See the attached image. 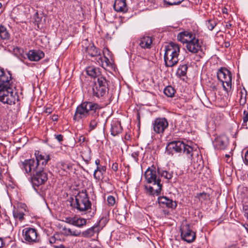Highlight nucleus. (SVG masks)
<instances>
[{
	"label": "nucleus",
	"instance_id": "1",
	"mask_svg": "<svg viewBox=\"0 0 248 248\" xmlns=\"http://www.w3.org/2000/svg\"><path fill=\"white\" fill-rule=\"evenodd\" d=\"M11 74L0 68V101L9 105L15 104L18 100L17 93L11 87Z\"/></svg>",
	"mask_w": 248,
	"mask_h": 248
},
{
	"label": "nucleus",
	"instance_id": "2",
	"mask_svg": "<svg viewBox=\"0 0 248 248\" xmlns=\"http://www.w3.org/2000/svg\"><path fill=\"white\" fill-rule=\"evenodd\" d=\"M100 108L97 103L91 101H83L77 106L73 116V120L78 122L83 121Z\"/></svg>",
	"mask_w": 248,
	"mask_h": 248
},
{
	"label": "nucleus",
	"instance_id": "3",
	"mask_svg": "<svg viewBox=\"0 0 248 248\" xmlns=\"http://www.w3.org/2000/svg\"><path fill=\"white\" fill-rule=\"evenodd\" d=\"M179 53L180 46L178 44L171 42L166 46L164 56L165 66L172 67L176 65L179 61Z\"/></svg>",
	"mask_w": 248,
	"mask_h": 248
},
{
	"label": "nucleus",
	"instance_id": "4",
	"mask_svg": "<svg viewBox=\"0 0 248 248\" xmlns=\"http://www.w3.org/2000/svg\"><path fill=\"white\" fill-rule=\"evenodd\" d=\"M157 169L153 165L151 167H149L146 170L144 173V176L148 183H152L153 186H156L155 192L156 195H158L162 190V185L161 184L159 176L157 177Z\"/></svg>",
	"mask_w": 248,
	"mask_h": 248
},
{
	"label": "nucleus",
	"instance_id": "5",
	"mask_svg": "<svg viewBox=\"0 0 248 248\" xmlns=\"http://www.w3.org/2000/svg\"><path fill=\"white\" fill-rule=\"evenodd\" d=\"M91 205L86 190L79 191L75 196V203H74L73 207L79 211L88 210L91 208Z\"/></svg>",
	"mask_w": 248,
	"mask_h": 248
},
{
	"label": "nucleus",
	"instance_id": "6",
	"mask_svg": "<svg viewBox=\"0 0 248 248\" xmlns=\"http://www.w3.org/2000/svg\"><path fill=\"white\" fill-rule=\"evenodd\" d=\"M108 81L104 77H98L93 86V94L94 96L100 98L105 96L109 90Z\"/></svg>",
	"mask_w": 248,
	"mask_h": 248
},
{
	"label": "nucleus",
	"instance_id": "7",
	"mask_svg": "<svg viewBox=\"0 0 248 248\" xmlns=\"http://www.w3.org/2000/svg\"><path fill=\"white\" fill-rule=\"evenodd\" d=\"M217 78L223 85L224 90L228 92L232 88V75L231 72L225 67L220 68L217 72Z\"/></svg>",
	"mask_w": 248,
	"mask_h": 248
},
{
	"label": "nucleus",
	"instance_id": "8",
	"mask_svg": "<svg viewBox=\"0 0 248 248\" xmlns=\"http://www.w3.org/2000/svg\"><path fill=\"white\" fill-rule=\"evenodd\" d=\"M24 240L29 244L37 243L40 241V236L37 230L33 228L27 227L22 230Z\"/></svg>",
	"mask_w": 248,
	"mask_h": 248
},
{
	"label": "nucleus",
	"instance_id": "9",
	"mask_svg": "<svg viewBox=\"0 0 248 248\" xmlns=\"http://www.w3.org/2000/svg\"><path fill=\"white\" fill-rule=\"evenodd\" d=\"M33 186L38 187L44 184L48 179L47 174L42 168L39 169L29 177Z\"/></svg>",
	"mask_w": 248,
	"mask_h": 248
},
{
	"label": "nucleus",
	"instance_id": "10",
	"mask_svg": "<svg viewBox=\"0 0 248 248\" xmlns=\"http://www.w3.org/2000/svg\"><path fill=\"white\" fill-rule=\"evenodd\" d=\"M21 170L24 171L27 177H30L41 167L38 166L37 162L34 159H25L19 163Z\"/></svg>",
	"mask_w": 248,
	"mask_h": 248
},
{
	"label": "nucleus",
	"instance_id": "11",
	"mask_svg": "<svg viewBox=\"0 0 248 248\" xmlns=\"http://www.w3.org/2000/svg\"><path fill=\"white\" fill-rule=\"evenodd\" d=\"M168 147L173 150L176 153L183 152L190 157L192 156L191 153L193 148L182 141H172L168 144Z\"/></svg>",
	"mask_w": 248,
	"mask_h": 248
},
{
	"label": "nucleus",
	"instance_id": "12",
	"mask_svg": "<svg viewBox=\"0 0 248 248\" xmlns=\"http://www.w3.org/2000/svg\"><path fill=\"white\" fill-rule=\"evenodd\" d=\"M180 231L182 240L188 243H191L195 241L196 238V233L191 230L189 224L182 226Z\"/></svg>",
	"mask_w": 248,
	"mask_h": 248
},
{
	"label": "nucleus",
	"instance_id": "13",
	"mask_svg": "<svg viewBox=\"0 0 248 248\" xmlns=\"http://www.w3.org/2000/svg\"><path fill=\"white\" fill-rule=\"evenodd\" d=\"M154 131L157 134H162L168 127L169 123L165 118H156L153 123Z\"/></svg>",
	"mask_w": 248,
	"mask_h": 248
},
{
	"label": "nucleus",
	"instance_id": "14",
	"mask_svg": "<svg viewBox=\"0 0 248 248\" xmlns=\"http://www.w3.org/2000/svg\"><path fill=\"white\" fill-rule=\"evenodd\" d=\"M202 44L199 39L195 37L186 45V47L189 52L196 54L202 50Z\"/></svg>",
	"mask_w": 248,
	"mask_h": 248
},
{
	"label": "nucleus",
	"instance_id": "15",
	"mask_svg": "<svg viewBox=\"0 0 248 248\" xmlns=\"http://www.w3.org/2000/svg\"><path fill=\"white\" fill-rule=\"evenodd\" d=\"M35 161L37 162L38 166L44 169V167L50 159L49 155L45 153H41L39 151H36L35 153Z\"/></svg>",
	"mask_w": 248,
	"mask_h": 248
},
{
	"label": "nucleus",
	"instance_id": "16",
	"mask_svg": "<svg viewBox=\"0 0 248 248\" xmlns=\"http://www.w3.org/2000/svg\"><path fill=\"white\" fill-rule=\"evenodd\" d=\"M158 202L159 205L163 208L167 207L174 209L176 208L177 205L175 201H173L172 200L165 196L159 197Z\"/></svg>",
	"mask_w": 248,
	"mask_h": 248
},
{
	"label": "nucleus",
	"instance_id": "17",
	"mask_svg": "<svg viewBox=\"0 0 248 248\" xmlns=\"http://www.w3.org/2000/svg\"><path fill=\"white\" fill-rule=\"evenodd\" d=\"M65 219V221L67 223L78 228L83 227L87 223V220L86 219L76 216L74 217H67Z\"/></svg>",
	"mask_w": 248,
	"mask_h": 248
},
{
	"label": "nucleus",
	"instance_id": "18",
	"mask_svg": "<svg viewBox=\"0 0 248 248\" xmlns=\"http://www.w3.org/2000/svg\"><path fill=\"white\" fill-rule=\"evenodd\" d=\"M214 146L217 149L224 150L229 144L228 138L225 135L217 137L214 140Z\"/></svg>",
	"mask_w": 248,
	"mask_h": 248
},
{
	"label": "nucleus",
	"instance_id": "19",
	"mask_svg": "<svg viewBox=\"0 0 248 248\" xmlns=\"http://www.w3.org/2000/svg\"><path fill=\"white\" fill-rule=\"evenodd\" d=\"M195 37V34L188 31L180 32L177 35L178 40L183 43H186V45Z\"/></svg>",
	"mask_w": 248,
	"mask_h": 248
},
{
	"label": "nucleus",
	"instance_id": "20",
	"mask_svg": "<svg viewBox=\"0 0 248 248\" xmlns=\"http://www.w3.org/2000/svg\"><path fill=\"white\" fill-rule=\"evenodd\" d=\"M99 111L97 110L90 117V123L89 125V132L95 129L99 123Z\"/></svg>",
	"mask_w": 248,
	"mask_h": 248
},
{
	"label": "nucleus",
	"instance_id": "21",
	"mask_svg": "<svg viewBox=\"0 0 248 248\" xmlns=\"http://www.w3.org/2000/svg\"><path fill=\"white\" fill-rule=\"evenodd\" d=\"M27 55L31 61H39L45 56L44 53L40 50H30Z\"/></svg>",
	"mask_w": 248,
	"mask_h": 248
},
{
	"label": "nucleus",
	"instance_id": "22",
	"mask_svg": "<svg viewBox=\"0 0 248 248\" xmlns=\"http://www.w3.org/2000/svg\"><path fill=\"white\" fill-rule=\"evenodd\" d=\"M153 40L151 37L144 36L138 40L139 45L144 49H150L151 47Z\"/></svg>",
	"mask_w": 248,
	"mask_h": 248
},
{
	"label": "nucleus",
	"instance_id": "23",
	"mask_svg": "<svg viewBox=\"0 0 248 248\" xmlns=\"http://www.w3.org/2000/svg\"><path fill=\"white\" fill-rule=\"evenodd\" d=\"M113 8L117 12H126L127 11L125 0H115Z\"/></svg>",
	"mask_w": 248,
	"mask_h": 248
},
{
	"label": "nucleus",
	"instance_id": "24",
	"mask_svg": "<svg viewBox=\"0 0 248 248\" xmlns=\"http://www.w3.org/2000/svg\"><path fill=\"white\" fill-rule=\"evenodd\" d=\"M123 128L121 123L118 121H113L111 123L110 132L111 134L113 136H116L121 133Z\"/></svg>",
	"mask_w": 248,
	"mask_h": 248
},
{
	"label": "nucleus",
	"instance_id": "25",
	"mask_svg": "<svg viewBox=\"0 0 248 248\" xmlns=\"http://www.w3.org/2000/svg\"><path fill=\"white\" fill-rule=\"evenodd\" d=\"M87 74L92 78H97L102 77L100 75V68L94 66H88L86 68Z\"/></svg>",
	"mask_w": 248,
	"mask_h": 248
},
{
	"label": "nucleus",
	"instance_id": "26",
	"mask_svg": "<svg viewBox=\"0 0 248 248\" xmlns=\"http://www.w3.org/2000/svg\"><path fill=\"white\" fill-rule=\"evenodd\" d=\"M99 231L97 225L93 226L87 229L86 230L81 232V235L84 237L90 238L94 235L95 233Z\"/></svg>",
	"mask_w": 248,
	"mask_h": 248
},
{
	"label": "nucleus",
	"instance_id": "27",
	"mask_svg": "<svg viewBox=\"0 0 248 248\" xmlns=\"http://www.w3.org/2000/svg\"><path fill=\"white\" fill-rule=\"evenodd\" d=\"M106 171V167L105 166H101L97 167L93 172L94 178L97 180L102 179Z\"/></svg>",
	"mask_w": 248,
	"mask_h": 248
},
{
	"label": "nucleus",
	"instance_id": "28",
	"mask_svg": "<svg viewBox=\"0 0 248 248\" xmlns=\"http://www.w3.org/2000/svg\"><path fill=\"white\" fill-rule=\"evenodd\" d=\"M157 174L162 177L164 178L168 181L171 179L173 177V171L170 170H165L161 168H157Z\"/></svg>",
	"mask_w": 248,
	"mask_h": 248
},
{
	"label": "nucleus",
	"instance_id": "29",
	"mask_svg": "<svg viewBox=\"0 0 248 248\" xmlns=\"http://www.w3.org/2000/svg\"><path fill=\"white\" fill-rule=\"evenodd\" d=\"M86 52L91 57H96L100 55V52L93 44L89 45L86 48Z\"/></svg>",
	"mask_w": 248,
	"mask_h": 248
},
{
	"label": "nucleus",
	"instance_id": "30",
	"mask_svg": "<svg viewBox=\"0 0 248 248\" xmlns=\"http://www.w3.org/2000/svg\"><path fill=\"white\" fill-rule=\"evenodd\" d=\"M62 230L64 233L67 236H79L81 235V232L77 230H72L64 227Z\"/></svg>",
	"mask_w": 248,
	"mask_h": 248
},
{
	"label": "nucleus",
	"instance_id": "31",
	"mask_svg": "<svg viewBox=\"0 0 248 248\" xmlns=\"http://www.w3.org/2000/svg\"><path fill=\"white\" fill-rule=\"evenodd\" d=\"M10 34L6 28L2 25H0V39L8 40L10 38Z\"/></svg>",
	"mask_w": 248,
	"mask_h": 248
},
{
	"label": "nucleus",
	"instance_id": "32",
	"mask_svg": "<svg viewBox=\"0 0 248 248\" xmlns=\"http://www.w3.org/2000/svg\"><path fill=\"white\" fill-rule=\"evenodd\" d=\"M187 68L188 66L186 64L180 65L177 69L176 73L177 75L180 77L186 76V75Z\"/></svg>",
	"mask_w": 248,
	"mask_h": 248
},
{
	"label": "nucleus",
	"instance_id": "33",
	"mask_svg": "<svg viewBox=\"0 0 248 248\" xmlns=\"http://www.w3.org/2000/svg\"><path fill=\"white\" fill-rule=\"evenodd\" d=\"M13 214L15 218L18 219L20 221L23 220L24 213L21 210V209L19 207L17 209H15L13 210Z\"/></svg>",
	"mask_w": 248,
	"mask_h": 248
},
{
	"label": "nucleus",
	"instance_id": "34",
	"mask_svg": "<svg viewBox=\"0 0 248 248\" xmlns=\"http://www.w3.org/2000/svg\"><path fill=\"white\" fill-rule=\"evenodd\" d=\"M196 198L199 199V201H201V202L203 201H208L210 199V194L203 192L202 193H197L195 196Z\"/></svg>",
	"mask_w": 248,
	"mask_h": 248
},
{
	"label": "nucleus",
	"instance_id": "35",
	"mask_svg": "<svg viewBox=\"0 0 248 248\" xmlns=\"http://www.w3.org/2000/svg\"><path fill=\"white\" fill-rule=\"evenodd\" d=\"M175 91L174 88L171 86H168L166 87L164 90V93L168 96L171 97H172Z\"/></svg>",
	"mask_w": 248,
	"mask_h": 248
},
{
	"label": "nucleus",
	"instance_id": "36",
	"mask_svg": "<svg viewBox=\"0 0 248 248\" xmlns=\"http://www.w3.org/2000/svg\"><path fill=\"white\" fill-rule=\"evenodd\" d=\"M58 168L62 170L64 172H66L67 170H69L71 168V166L67 163L60 162L57 164Z\"/></svg>",
	"mask_w": 248,
	"mask_h": 248
},
{
	"label": "nucleus",
	"instance_id": "37",
	"mask_svg": "<svg viewBox=\"0 0 248 248\" xmlns=\"http://www.w3.org/2000/svg\"><path fill=\"white\" fill-rule=\"evenodd\" d=\"M108 216L106 215L105 217H103L99 220L98 224L101 227H104L108 221Z\"/></svg>",
	"mask_w": 248,
	"mask_h": 248
},
{
	"label": "nucleus",
	"instance_id": "38",
	"mask_svg": "<svg viewBox=\"0 0 248 248\" xmlns=\"http://www.w3.org/2000/svg\"><path fill=\"white\" fill-rule=\"evenodd\" d=\"M145 188L147 190V192L150 194V195H154L155 194L156 195V193L155 192V189L156 188V186H145Z\"/></svg>",
	"mask_w": 248,
	"mask_h": 248
},
{
	"label": "nucleus",
	"instance_id": "39",
	"mask_svg": "<svg viewBox=\"0 0 248 248\" xmlns=\"http://www.w3.org/2000/svg\"><path fill=\"white\" fill-rule=\"evenodd\" d=\"M217 22L215 20H209L207 21V26L208 29L212 31L217 25Z\"/></svg>",
	"mask_w": 248,
	"mask_h": 248
},
{
	"label": "nucleus",
	"instance_id": "40",
	"mask_svg": "<svg viewBox=\"0 0 248 248\" xmlns=\"http://www.w3.org/2000/svg\"><path fill=\"white\" fill-rule=\"evenodd\" d=\"M248 122V112L246 110H244L243 112V126H246L247 128V122Z\"/></svg>",
	"mask_w": 248,
	"mask_h": 248
},
{
	"label": "nucleus",
	"instance_id": "41",
	"mask_svg": "<svg viewBox=\"0 0 248 248\" xmlns=\"http://www.w3.org/2000/svg\"><path fill=\"white\" fill-rule=\"evenodd\" d=\"M184 0H178L177 1H167V0H163L164 2L168 5L169 6L177 5H179Z\"/></svg>",
	"mask_w": 248,
	"mask_h": 248
},
{
	"label": "nucleus",
	"instance_id": "42",
	"mask_svg": "<svg viewBox=\"0 0 248 248\" xmlns=\"http://www.w3.org/2000/svg\"><path fill=\"white\" fill-rule=\"evenodd\" d=\"M108 204L110 206H113L115 205L116 201L114 197L109 195L107 198Z\"/></svg>",
	"mask_w": 248,
	"mask_h": 248
},
{
	"label": "nucleus",
	"instance_id": "43",
	"mask_svg": "<svg viewBox=\"0 0 248 248\" xmlns=\"http://www.w3.org/2000/svg\"><path fill=\"white\" fill-rule=\"evenodd\" d=\"M55 139L59 142H61L63 140V136L62 134L55 135Z\"/></svg>",
	"mask_w": 248,
	"mask_h": 248
},
{
	"label": "nucleus",
	"instance_id": "44",
	"mask_svg": "<svg viewBox=\"0 0 248 248\" xmlns=\"http://www.w3.org/2000/svg\"><path fill=\"white\" fill-rule=\"evenodd\" d=\"M243 160L245 165L248 166V149L245 154L244 158Z\"/></svg>",
	"mask_w": 248,
	"mask_h": 248
},
{
	"label": "nucleus",
	"instance_id": "45",
	"mask_svg": "<svg viewBox=\"0 0 248 248\" xmlns=\"http://www.w3.org/2000/svg\"><path fill=\"white\" fill-rule=\"evenodd\" d=\"M239 102L240 105L244 106L246 103V96H245L244 97H243L242 95H241Z\"/></svg>",
	"mask_w": 248,
	"mask_h": 248
},
{
	"label": "nucleus",
	"instance_id": "46",
	"mask_svg": "<svg viewBox=\"0 0 248 248\" xmlns=\"http://www.w3.org/2000/svg\"><path fill=\"white\" fill-rule=\"evenodd\" d=\"M139 153L138 152H133V153H132L131 154V156H132V157L134 158V159L135 160H138V156H139Z\"/></svg>",
	"mask_w": 248,
	"mask_h": 248
},
{
	"label": "nucleus",
	"instance_id": "47",
	"mask_svg": "<svg viewBox=\"0 0 248 248\" xmlns=\"http://www.w3.org/2000/svg\"><path fill=\"white\" fill-rule=\"evenodd\" d=\"M56 240L57 239H56L55 236L54 235L53 236H51L50 237H49V242L51 244H54L56 243Z\"/></svg>",
	"mask_w": 248,
	"mask_h": 248
},
{
	"label": "nucleus",
	"instance_id": "48",
	"mask_svg": "<svg viewBox=\"0 0 248 248\" xmlns=\"http://www.w3.org/2000/svg\"><path fill=\"white\" fill-rule=\"evenodd\" d=\"M111 168L114 171H117L118 169V164L117 163H113Z\"/></svg>",
	"mask_w": 248,
	"mask_h": 248
},
{
	"label": "nucleus",
	"instance_id": "49",
	"mask_svg": "<svg viewBox=\"0 0 248 248\" xmlns=\"http://www.w3.org/2000/svg\"><path fill=\"white\" fill-rule=\"evenodd\" d=\"M86 140V138L83 136H80L78 139V142H80V144L83 143Z\"/></svg>",
	"mask_w": 248,
	"mask_h": 248
},
{
	"label": "nucleus",
	"instance_id": "50",
	"mask_svg": "<svg viewBox=\"0 0 248 248\" xmlns=\"http://www.w3.org/2000/svg\"><path fill=\"white\" fill-rule=\"evenodd\" d=\"M5 243L2 238L0 237V248L4 247Z\"/></svg>",
	"mask_w": 248,
	"mask_h": 248
},
{
	"label": "nucleus",
	"instance_id": "51",
	"mask_svg": "<svg viewBox=\"0 0 248 248\" xmlns=\"http://www.w3.org/2000/svg\"><path fill=\"white\" fill-rule=\"evenodd\" d=\"M232 26V25L230 23H228L227 22L226 23V24L225 25V27L226 28L228 29H231Z\"/></svg>",
	"mask_w": 248,
	"mask_h": 248
},
{
	"label": "nucleus",
	"instance_id": "52",
	"mask_svg": "<svg viewBox=\"0 0 248 248\" xmlns=\"http://www.w3.org/2000/svg\"><path fill=\"white\" fill-rule=\"evenodd\" d=\"M52 119L53 121H57L58 120V116L56 115H54L52 117Z\"/></svg>",
	"mask_w": 248,
	"mask_h": 248
},
{
	"label": "nucleus",
	"instance_id": "53",
	"mask_svg": "<svg viewBox=\"0 0 248 248\" xmlns=\"http://www.w3.org/2000/svg\"><path fill=\"white\" fill-rule=\"evenodd\" d=\"M54 248H66L65 246L62 244L59 245V246H54Z\"/></svg>",
	"mask_w": 248,
	"mask_h": 248
},
{
	"label": "nucleus",
	"instance_id": "54",
	"mask_svg": "<svg viewBox=\"0 0 248 248\" xmlns=\"http://www.w3.org/2000/svg\"><path fill=\"white\" fill-rule=\"evenodd\" d=\"M95 163L97 167H98L101 166V165H100V160L99 159H97L95 160Z\"/></svg>",
	"mask_w": 248,
	"mask_h": 248
},
{
	"label": "nucleus",
	"instance_id": "55",
	"mask_svg": "<svg viewBox=\"0 0 248 248\" xmlns=\"http://www.w3.org/2000/svg\"><path fill=\"white\" fill-rule=\"evenodd\" d=\"M104 59H105L106 63H107V66L108 65V62H109V61L108 59L107 58V57H105Z\"/></svg>",
	"mask_w": 248,
	"mask_h": 248
},
{
	"label": "nucleus",
	"instance_id": "56",
	"mask_svg": "<svg viewBox=\"0 0 248 248\" xmlns=\"http://www.w3.org/2000/svg\"><path fill=\"white\" fill-rule=\"evenodd\" d=\"M26 205L24 204H21L20 206V208H21V209H24V211H26Z\"/></svg>",
	"mask_w": 248,
	"mask_h": 248
},
{
	"label": "nucleus",
	"instance_id": "57",
	"mask_svg": "<svg viewBox=\"0 0 248 248\" xmlns=\"http://www.w3.org/2000/svg\"><path fill=\"white\" fill-rule=\"evenodd\" d=\"M91 159V157H88L87 159H84V160L87 163H89V162L90 161Z\"/></svg>",
	"mask_w": 248,
	"mask_h": 248
},
{
	"label": "nucleus",
	"instance_id": "58",
	"mask_svg": "<svg viewBox=\"0 0 248 248\" xmlns=\"http://www.w3.org/2000/svg\"><path fill=\"white\" fill-rule=\"evenodd\" d=\"M137 120L139 121V122H140V113L139 112H138L137 113Z\"/></svg>",
	"mask_w": 248,
	"mask_h": 248
},
{
	"label": "nucleus",
	"instance_id": "59",
	"mask_svg": "<svg viewBox=\"0 0 248 248\" xmlns=\"http://www.w3.org/2000/svg\"><path fill=\"white\" fill-rule=\"evenodd\" d=\"M46 113H50L51 112V108H47L46 109Z\"/></svg>",
	"mask_w": 248,
	"mask_h": 248
},
{
	"label": "nucleus",
	"instance_id": "60",
	"mask_svg": "<svg viewBox=\"0 0 248 248\" xmlns=\"http://www.w3.org/2000/svg\"><path fill=\"white\" fill-rule=\"evenodd\" d=\"M225 156H226L227 158H228V159H227V161L228 162H230V161H229V158H230V155L226 154V155H225Z\"/></svg>",
	"mask_w": 248,
	"mask_h": 248
},
{
	"label": "nucleus",
	"instance_id": "61",
	"mask_svg": "<svg viewBox=\"0 0 248 248\" xmlns=\"http://www.w3.org/2000/svg\"><path fill=\"white\" fill-rule=\"evenodd\" d=\"M163 212H164V214L165 215H169V212L167 211V210H163Z\"/></svg>",
	"mask_w": 248,
	"mask_h": 248
},
{
	"label": "nucleus",
	"instance_id": "62",
	"mask_svg": "<svg viewBox=\"0 0 248 248\" xmlns=\"http://www.w3.org/2000/svg\"><path fill=\"white\" fill-rule=\"evenodd\" d=\"M3 176L1 173H0V179H1L2 178Z\"/></svg>",
	"mask_w": 248,
	"mask_h": 248
},
{
	"label": "nucleus",
	"instance_id": "63",
	"mask_svg": "<svg viewBox=\"0 0 248 248\" xmlns=\"http://www.w3.org/2000/svg\"><path fill=\"white\" fill-rule=\"evenodd\" d=\"M228 44L227 43H226V44H225V46H226V47H227V46H228V44Z\"/></svg>",
	"mask_w": 248,
	"mask_h": 248
},
{
	"label": "nucleus",
	"instance_id": "64",
	"mask_svg": "<svg viewBox=\"0 0 248 248\" xmlns=\"http://www.w3.org/2000/svg\"><path fill=\"white\" fill-rule=\"evenodd\" d=\"M228 44L227 43H226V44H225V46H226V47H227V46H228V44Z\"/></svg>",
	"mask_w": 248,
	"mask_h": 248
}]
</instances>
